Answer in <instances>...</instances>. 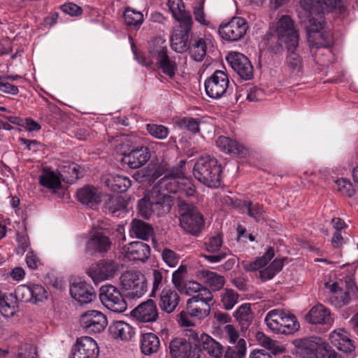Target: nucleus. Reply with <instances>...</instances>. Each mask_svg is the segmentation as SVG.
Wrapping results in <instances>:
<instances>
[{"instance_id":"obj_1","label":"nucleus","mask_w":358,"mask_h":358,"mask_svg":"<svg viewBox=\"0 0 358 358\" xmlns=\"http://www.w3.org/2000/svg\"><path fill=\"white\" fill-rule=\"evenodd\" d=\"M193 175L208 187H218L221 184L222 168L217 160L209 155L200 157L193 167Z\"/></svg>"},{"instance_id":"obj_2","label":"nucleus","mask_w":358,"mask_h":358,"mask_svg":"<svg viewBox=\"0 0 358 358\" xmlns=\"http://www.w3.org/2000/svg\"><path fill=\"white\" fill-rule=\"evenodd\" d=\"M177 206L180 226L187 233L193 236H198L204 226L202 214L192 203H189L182 199H178Z\"/></svg>"},{"instance_id":"obj_3","label":"nucleus","mask_w":358,"mask_h":358,"mask_svg":"<svg viewBox=\"0 0 358 358\" xmlns=\"http://www.w3.org/2000/svg\"><path fill=\"white\" fill-rule=\"evenodd\" d=\"M264 322L273 332L282 334H292L299 328V324L294 315L287 314L280 309L268 312Z\"/></svg>"},{"instance_id":"obj_4","label":"nucleus","mask_w":358,"mask_h":358,"mask_svg":"<svg viewBox=\"0 0 358 358\" xmlns=\"http://www.w3.org/2000/svg\"><path fill=\"white\" fill-rule=\"evenodd\" d=\"M213 299L211 293L209 299L199 296H192L187 301L186 311H181L178 315V322L181 326L190 327L193 323L189 320L188 316L197 317L202 320L208 317L210 313V302Z\"/></svg>"},{"instance_id":"obj_5","label":"nucleus","mask_w":358,"mask_h":358,"mask_svg":"<svg viewBox=\"0 0 358 358\" xmlns=\"http://www.w3.org/2000/svg\"><path fill=\"white\" fill-rule=\"evenodd\" d=\"M120 280L122 289L129 299H139L147 292V280L140 271H126L122 274Z\"/></svg>"},{"instance_id":"obj_6","label":"nucleus","mask_w":358,"mask_h":358,"mask_svg":"<svg viewBox=\"0 0 358 358\" xmlns=\"http://www.w3.org/2000/svg\"><path fill=\"white\" fill-rule=\"evenodd\" d=\"M99 299L102 304L115 313H123L127 304L120 291L112 285H105L99 289Z\"/></svg>"},{"instance_id":"obj_7","label":"nucleus","mask_w":358,"mask_h":358,"mask_svg":"<svg viewBox=\"0 0 358 358\" xmlns=\"http://www.w3.org/2000/svg\"><path fill=\"white\" fill-rule=\"evenodd\" d=\"M248 29L246 20L234 17L227 22H222L218 28L220 37L228 42H236L244 37Z\"/></svg>"},{"instance_id":"obj_8","label":"nucleus","mask_w":358,"mask_h":358,"mask_svg":"<svg viewBox=\"0 0 358 358\" xmlns=\"http://www.w3.org/2000/svg\"><path fill=\"white\" fill-rule=\"evenodd\" d=\"M178 24L173 31L171 45L175 52L184 53L187 51L189 45V34L192 31L193 20L182 19V22Z\"/></svg>"},{"instance_id":"obj_9","label":"nucleus","mask_w":358,"mask_h":358,"mask_svg":"<svg viewBox=\"0 0 358 358\" xmlns=\"http://www.w3.org/2000/svg\"><path fill=\"white\" fill-rule=\"evenodd\" d=\"M119 270V264L112 259H101L92 264L87 271L94 283L112 279Z\"/></svg>"},{"instance_id":"obj_10","label":"nucleus","mask_w":358,"mask_h":358,"mask_svg":"<svg viewBox=\"0 0 358 358\" xmlns=\"http://www.w3.org/2000/svg\"><path fill=\"white\" fill-rule=\"evenodd\" d=\"M189 339L196 342L197 348L205 351L212 358H222L224 351L223 345L210 336L203 333L200 336L193 330L189 331Z\"/></svg>"},{"instance_id":"obj_11","label":"nucleus","mask_w":358,"mask_h":358,"mask_svg":"<svg viewBox=\"0 0 358 358\" xmlns=\"http://www.w3.org/2000/svg\"><path fill=\"white\" fill-rule=\"evenodd\" d=\"M229 83L227 74L223 71L217 70L205 81L206 94L210 98L219 99L227 92Z\"/></svg>"},{"instance_id":"obj_12","label":"nucleus","mask_w":358,"mask_h":358,"mask_svg":"<svg viewBox=\"0 0 358 358\" xmlns=\"http://www.w3.org/2000/svg\"><path fill=\"white\" fill-rule=\"evenodd\" d=\"M171 358H200L201 349L197 348L196 342L192 344L185 338H174L169 343Z\"/></svg>"},{"instance_id":"obj_13","label":"nucleus","mask_w":358,"mask_h":358,"mask_svg":"<svg viewBox=\"0 0 358 358\" xmlns=\"http://www.w3.org/2000/svg\"><path fill=\"white\" fill-rule=\"evenodd\" d=\"M278 41L285 43L287 48L298 47L299 33L296 30L294 22L288 15L280 17L277 25Z\"/></svg>"},{"instance_id":"obj_14","label":"nucleus","mask_w":358,"mask_h":358,"mask_svg":"<svg viewBox=\"0 0 358 358\" xmlns=\"http://www.w3.org/2000/svg\"><path fill=\"white\" fill-rule=\"evenodd\" d=\"M80 326L90 334L100 333L107 326L108 321L105 315L101 312L91 310H87L80 317Z\"/></svg>"},{"instance_id":"obj_15","label":"nucleus","mask_w":358,"mask_h":358,"mask_svg":"<svg viewBox=\"0 0 358 358\" xmlns=\"http://www.w3.org/2000/svg\"><path fill=\"white\" fill-rule=\"evenodd\" d=\"M112 242L109 237L100 229L93 227L91 231L90 238L85 245V252L94 255L95 253H104L110 250Z\"/></svg>"},{"instance_id":"obj_16","label":"nucleus","mask_w":358,"mask_h":358,"mask_svg":"<svg viewBox=\"0 0 358 358\" xmlns=\"http://www.w3.org/2000/svg\"><path fill=\"white\" fill-rule=\"evenodd\" d=\"M226 59L232 69L243 80H248L253 77V66L249 59L244 55L231 52L227 56Z\"/></svg>"},{"instance_id":"obj_17","label":"nucleus","mask_w":358,"mask_h":358,"mask_svg":"<svg viewBox=\"0 0 358 358\" xmlns=\"http://www.w3.org/2000/svg\"><path fill=\"white\" fill-rule=\"evenodd\" d=\"M99 349L96 342L90 336L77 338L70 358H97Z\"/></svg>"},{"instance_id":"obj_18","label":"nucleus","mask_w":358,"mask_h":358,"mask_svg":"<svg viewBox=\"0 0 358 358\" xmlns=\"http://www.w3.org/2000/svg\"><path fill=\"white\" fill-rule=\"evenodd\" d=\"M150 158L149 148L145 146H138L130 151L124 152L121 161L130 169H136L143 166Z\"/></svg>"},{"instance_id":"obj_19","label":"nucleus","mask_w":358,"mask_h":358,"mask_svg":"<svg viewBox=\"0 0 358 358\" xmlns=\"http://www.w3.org/2000/svg\"><path fill=\"white\" fill-rule=\"evenodd\" d=\"M131 315L139 322H154L159 317V311L155 301L149 299L136 307Z\"/></svg>"},{"instance_id":"obj_20","label":"nucleus","mask_w":358,"mask_h":358,"mask_svg":"<svg viewBox=\"0 0 358 358\" xmlns=\"http://www.w3.org/2000/svg\"><path fill=\"white\" fill-rule=\"evenodd\" d=\"M72 298L80 304L91 303L96 298L94 288L86 282L75 280L70 286Z\"/></svg>"},{"instance_id":"obj_21","label":"nucleus","mask_w":358,"mask_h":358,"mask_svg":"<svg viewBox=\"0 0 358 358\" xmlns=\"http://www.w3.org/2000/svg\"><path fill=\"white\" fill-rule=\"evenodd\" d=\"M150 192L155 215L162 216L169 213L173 206L172 196L166 192H160L157 187H153Z\"/></svg>"},{"instance_id":"obj_22","label":"nucleus","mask_w":358,"mask_h":358,"mask_svg":"<svg viewBox=\"0 0 358 358\" xmlns=\"http://www.w3.org/2000/svg\"><path fill=\"white\" fill-rule=\"evenodd\" d=\"M342 0H301L300 6L303 10L311 13H329L336 8Z\"/></svg>"},{"instance_id":"obj_23","label":"nucleus","mask_w":358,"mask_h":358,"mask_svg":"<svg viewBox=\"0 0 358 358\" xmlns=\"http://www.w3.org/2000/svg\"><path fill=\"white\" fill-rule=\"evenodd\" d=\"M78 201L82 204L94 208L101 203L99 190L93 185H87L78 189L76 192Z\"/></svg>"},{"instance_id":"obj_24","label":"nucleus","mask_w":358,"mask_h":358,"mask_svg":"<svg viewBox=\"0 0 358 358\" xmlns=\"http://www.w3.org/2000/svg\"><path fill=\"white\" fill-rule=\"evenodd\" d=\"M222 245V236L217 234L215 236H212L204 243L206 250L213 253L212 255H203V257L210 262L217 263L225 259L227 253L225 252H220L217 254H214L218 252Z\"/></svg>"},{"instance_id":"obj_25","label":"nucleus","mask_w":358,"mask_h":358,"mask_svg":"<svg viewBox=\"0 0 358 358\" xmlns=\"http://www.w3.org/2000/svg\"><path fill=\"white\" fill-rule=\"evenodd\" d=\"M180 300V297L175 289L164 287L159 294V306L162 311L170 314L175 311Z\"/></svg>"},{"instance_id":"obj_26","label":"nucleus","mask_w":358,"mask_h":358,"mask_svg":"<svg viewBox=\"0 0 358 358\" xmlns=\"http://www.w3.org/2000/svg\"><path fill=\"white\" fill-rule=\"evenodd\" d=\"M306 320L313 324H328L333 322L330 311L322 304L313 306L306 315Z\"/></svg>"},{"instance_id":"obj_27","label":"nucleus","mask_w":358,"mask_h":358,"mask_svg":"<svg viewBox=\"0 0 358 358\" xmlns=\"http://www.w3.org/2000/svg\"><path fill=\"white\" fill-rule=\"evenodd\" d=\"M216 145L223 152L234 154L238 157H245L248 153L247 148L243 145L226 136L218 137Z\"/></svg>"},{"instance_id":"obj_28","label":"nucleus","mask_w":358,"mask_h":358,"mask_svg":"<svg viewBox=\"0 0 358 358\" xmlns=\"http://www.w3.org/2000/svg\"><path fill=\"white\" fill-rule=\"evenodd\" d=\"M150 255V246L141 241L130 243L127 249V257L132 261L145 262L149 258Z\"/></svg>"},{"instance_id":"obj_29","label":"nucleus","mask_w":358,"mask_h":358,"mask_svg":"<svg viewBox=\"0 0 358 358\" xmlns=\"http://www.w3.org/2000/svg\"><path fill=\"white\" fill-rule=\"evenodd\" d=\"M190 57L196 62H201L206 55L207 45L204 38L192 36L187 50Z\"/></svg>"},{"instance_id":"obj_30","label":"nucleus","mask_w":358,"mask_h":358,"mask_svg":"<svg viewBox=\"0 0 358 358\" xmlns=\"http://www.w3.org/2000/svg\"><path fill=\"white\" fill-rule=\"evenodd\" d=\"M110 336L114 338L129 341L135 334L134 329L123 321H116L108 328Z\"/></svg>"},{"instance_id":"obj_31","label":"nucleus","mask_w":358,"mask_h":358,"mask_svg":"<svg viewBox=\"0 0 358 358\" xmlns=\"http://www.w3.org/2000/svg\"><path fill=\"white\" fill-rule=\"evenodd\" d=\"M296 353L301 358H322V353H317V344L308 339L296 340L294 342Z\"/></svg>"},{"instance_id":"obj_32","label":"nucleus","mask_w":358,"mask_h":358,"mask_svg":"<svg viewBox=\"0 0 358 358\" xmlns=\"http://www.w3.org/2000/svg\"><path fill=\"white\" fill-rule=\"evenodd\" d=\"M103 182L111 191L118 193L125 192L131 185L129 178L121 175H108Z\"/></svg>"},{"instance_id":"obj_33","label":"nucleus","mask_w":358,"mask_h":358,"mask_svg":"<svg viewBox=\"0 0 358 358\" xmlns=\"http://www.w3.org/2000/svg\"><path fill=\"white\" fill-rule=\"evenodd\" d=\"M287 48V55L286 57L285 65L290 74L294 76L299 75L303 69L302 57L296 52L297 47Z\"/></svg>"},{"instance_id":"obj_34","label":"nucleus","mask_w":358,"mask_h":358,"mask_svg":"<svg viewBox=\"0 0 358 358\" xmlns=\"http://www.w3.org/2000/svg\"><path fill=\"white\" fill-rule=\"evenodd\" d=\"M154 234L152 227L141 220L134 219L131 223L130 234L139 239L148 240Z\"/></svg>"},{"instance_id":"obj_35","label":"nucleus","mask_w":358,"mask_h":358,"mask_svg":"<svg viewBox=\"0 0 358 358\" xmlns=\"http://www.w3.org/2000/svg\"><path fill=\"white\" fill-rule=\"evenodd\" d=\"M234 317L239 323L243 331L248 329L254 318L253 313L251 310L250 304H242L234 313Z\"/></svg>"},{"instance_id":"obj_36","label":"nucleus","mask_w":358,"mask_h":358,"mask_svg":"<svg viewBox=\"0 0 358 358\" xmlns=\"http://www.w3.org/2000/svg\"><path fill=\"white\" fill-rule=\"evenodd\" d=\"M160 341L157 336L153 333H147L142 335L141 340V352L145 355H150L158 351Z\"/></svg>"},{"instance_id":"obj_37","label":"nucleus","mask_w":358,"mask_h":358,"mask_svg":"<svg viewBox=\"0 0 358 358\" xmlns=\"http://www.w3.org/2000/svg\"><path fill=\"white\" fill-rule=\"evenodd\" d=\"M274 255V249L272 247H268L262 257H257L252 262H243V267L246 271H255L265 266Z\"/></svg>"},{"instance_id":"obj_38","label":"nucleus","mask_w":358,"mask_h":358,"mask_svg":"<svg viewBox=\"0 0 358 358\" xmlns=\"http://www.w3.org/2000/svg\"><path fill=\"white\" fill-rule=\"evenodd\" d=\"M167 6L178 22H182V19L185 18L192 20L191 14L184 9L185 6L182 0H168Z\"/></svg>"},{"instance_id":"obj_39","label":"nucleus","mask_w":358,"mask_h":358,"mask_svg":"<svg viewBox=\"0 0 358 358\" xmlns=\"http://www.w3.org/2000/svg\"><path fill=\"white\" fill-rule=\"evenodd\" d=\"M306 13H308V24L306 26V29L308 34L309 36H311L312 34H319L320 36L323 35L322 33H320V31L323 28V22L324 20L322 19V14H324L325 13H311L308 10H305Z\"/></svg>"},{"instance_id":"obj_40","label":"nucleus","mask_w":358,"mask_h":358,"mask_svg":"<svg viewBox=\"0 0 358 358\" xmlns=\"http://www.w3.org/2000/svg\"><path fill=\"white\" fill-rule=\"evenodd\" d=\"M236 207L245 208L248 215L254 218L257 222H260L262 220L264 211L262 206L258 203L254 204L250 201H238Z\"/></svg>"},{"instance_id":"obj_41","label":"nucleus","mask_w":358,"mask_h":358,"mask_svg":"<svg viewBox=\"0 0 358 358\" xmlns=\"http://www.w3.org/2000/svg\"><path fill=\"white\" fill-rule=\"evenodd\" d=\"M39 183L46 188L55 189L60 187L61 178L54 171L44 170L39 177Z\"/></svg>"},{"instance_id":"obj_42","label":"nucleus","mask_w":358,"mask_h":358,"mask_svg":"<svg viewBox=\"0 0 358 358\" xmlns=\"http://www.w3.org/2000/svg\"><path fill=\"white\" fill-rule=\"evenodd\" d=\"M157 62L164 73L170 78L174 77L178 70V64L173 58L169 57L166 53L157 59Z\"/></svg>"},{"instance_id":"obj_43","label":"nucleus","mask_w":358,"mask_h":358,"mask_svg":"<svg viewBox=\"0 0 358 358\" xmlns=\"http://www.w3.org/2000/svg\"><path fill=\"white\" fill-rule=\"evenodd\" d=\"M80 166L72 163L62 166L59 173L60 178L67 182H73L79 178Z\"/></svg>"},{"instance_id":"obj_44","label":"nucleus","mask_w":358,"mask_h":358,"mask_svg":"<svg viewBox=\"0 0 358 358\" xmlns=\"http://www.w3.org/2000/svg\"><path fill=\"white\" fill-rule=\"evenodd\" d=\"M148 51L156 60L167 53V46L165 40L160 37L155 38L149 44Z\"/></svg>"},{"instance_id":"obj_45","label":"nucleus","mask_w":358,"mask_h":358,"mask_svg":"<svg viewBox=\"0 0 358 358\" xmlns=\"http://www.w3.org/2000/svg\"><path fill=\"white\" fill-rule=\"evenodd\" d=\"M179 185L180 180L164 176L153 187L159 188L160 192L176 193L178 192Z\"/></svg>"},{"instance_id":"obj_46","label":"nucleus","mask_w":358,"mask_h":358,"mask_svg":"<svg viewBox=\"0 0 358 358\" xmlns=\"http://www.w3.org/2000/svg\"><path fill=\"white\" fill-rule=\"evenodd\" d=\"M184 288H185L188 295L196 294L192 296L203 297L204 299H209L210 297L211 292L197 282L190 281L184 285Z\"/></svg>"},{"instance_id":"obj_47","label":"nucleus","mask_w":358,"mask_h":358,"mask_svg":"<svg viewBox=\"0 0 358 358\" xmlns=\"http://www.w3.org/2000/svg\"><path fill=\"white\" fill-rule=\"evenodd\" d=\"M151 202V192L140 199L138 203V213L144 219H149L152 215H155V210Z\"/></svg>"},{"instance_id":"obj_48","label":"nucleus","mask_w":358,"mask_h":358,"mask_svg":"<svg viewBox=\"0 0 358 358\" xmlns=\"http://www.w3.org/2000/svg\"><path fill=\"white\" fill-rule=\"evenodd\" d=\"M257 338L261 345L273 355L283 353L285 350L283 346L278 345L277 341L272 340L263 333H258Z\"/></svg>"},{"instance_id":"obj_49","label":"nucleus","mask_w":358,"mask_h":358,"mask_svg":"<svg viewBox=\"0 0 358 358\" xmlns=\"http://www.w3.org/2000/svg\"><path fill=\"white\" fill-rule=\"evenodd\" d=\"M124 18L128 26H134L136 28H138L143 22V15L141 12L129 8L124 10Z\"/></svg>"},{"instance_id":"obj_50","label":"nucleus","mask_w":358,"mask_h":358,"mask_svg":"<svg viewBox=\"0 0 358 358\" xmlns=\"http://www.w3.org/2000/svg\"><path fill=\"white\" fill-rule=\"evenodd\" d=\"M202 275L206 279V282L214 290L221 289L224 285V278L223 276L210 271H203Z\"/></svg>"},{"instance_id":"obj_51","label":"nucleus","mask_w":358,"mask_h":358,"mask_svg":"<svg viewBox=\"0 0 358 358\" xmlns=\"http://www.w3.org/2000/svg\"><path fill=\"white\" fill-rule=\"evenodd\" d=\"M124 208L125 203L121 196H108L107 201L104 203L106 211L113 215Z\"/></svg>"},{"instance_id":"obj_52","label":"nucleus","mask_w":358,"mask_h":358,"mask_svg":"<svg viewBox=\"0 0 358 358\" xmlns=\"http://www.w3.org/2000/svg\"><path fill=\"white\" fill-rule=\"evenodd\" d=\"M10 297L15 301L22 302H29L33 300V295L31 292V285H20L15 290L14 296L10 295Z\"/></svg>"},{"instance_id":"obj_53","label":"nucleus","mask_w":358,"mask_h":358,"mask_svg":"<svg viewBox=\"0 0 358 358\" xmlns=\"http://www.w3.org/2000/svg\"><path fill=\"white\" fill-rule=\"evenodd\" d=\"M167 271L154 269L152 271V289L150 296L155 297L156 292L166 282Z\"/></svg>"},{"instance_id":"obj_54","label":"nucleus","mask_w":358,"mask_h":358,"mask_svg":"<svg viewBox=\"0 0 358 358\" xmlns=\"http://www.w3.org/2000/svg\"><path fill=\"white\" fill-rule=\"evenodd\" d=\"M246 352V342L243 338L238 341L235 349L228 347L224 355V358H242Z\"/></svg>"},{"instance_id":"obj_55","label":"nucleus","mask_w":358,"mask_h":358,"mask_svg":"<svg viewBox=\"0 0 358 358\" xmlns=\"http://www.w3.org/2000/svg\"><path fill=\"white\" fill-rule=\"evenodd\" d=\"M16 301L11 300L9 297H1L0 303V313L5 317H9L13 316L16 311Z\"/></svg>"},{"instance_id":"obj_56","label":"nucleus","mask_w":358,"mask_h":358,"mask_svg":"<svg viewBox=\"0 0 358 358\" xmlns=\"http://www.w3.org/2000/svg\"><path fill=\"white\" fill-rule=\"evenodd\" d=\"M177 124L180 128L187 129L193 134H196L200 131V122L196 118L190 117H182L177 122Z\"/></svg>"},{"instance_id":"obj_57","label":"nucleus","mask_w":358,"mask_h":358,"mask_svg":"<svg viewBox=\"0 0 358 358\" xmlns=\"http://www.w3.org/2000/svg\"><path fill=\"white\" fill-rule=\"evenodd\" d=\"M336 184L337 185V191L341 192L342 195L348 197H352L355 195L356 190L349 180L339 178L336 181Z\"/></svg>"},{"instance_id":"obj_58","label":"nucleus","mask_w":358,"mask_h":358,"mask_svg":"<svg viewBox=\"0 0 358 358\" xmlns=\"http://www.w3.org/2000/svg\"><path fill=\"white\" fill-rule=\"evenodd\" d=\"M187 273V267L185 265H180L178 268L173 273L172 282L174 287L180 292L184 289V278Z\"/></svg>"},{"instance_id":"obj_59","label":"nucleus","mask_w":358,"mask_h":358,"mask_svg":"<svg viewBox=\"0 0 358 358\" xmlns=\"http://www.w3.org/2000/svg\"><path fill=\"white\" fill-rule=\"evenodd\" d=\"M178 192L180 194V196L178 199H181V196L183 195L187 197L193 196L196 192V187L192 180L186 177L182 178L180 181Z\"/></svg>"},{"instance_id":"obj_60","label":"nucleus","mask_w":358,"mask_h":358,"mask_svg":"<svg viewBox=\"0 0 358 358\" xmlns=\"http://www.w3.org/2000/svg\"><path fill=\"white\" fill-rule=\"evenodd\" d=\"M350 297L348 291L343 292L340 290L338 294L331 295L329 298V301L331 304L336 307H342L349 303Z\"/></svg>"},{"instance_id":"obj_61","label":"nucleus","mask_w":358,"mask_h":358,"mask_svg":"<svg viewBox=\"0 0 358 358\" xmlns=\"http://www.w3.org/2000/svg\"><path fill=\"white\" fill-rule=\"evenodd\" d=\"M146 128L150 135L159 139H164L169 134V129L163 125L148 124Z\"/></svg>"},{"instance_id":"obj_62","label":"nucleus","mask_w":358,"mask_h":358,"mask_svg":"<svg viewBox=\"0 0 358 358\" xmlns=\"http://www.w3.org/2000/svg\"><path fill=\"white\" fill-rule=\"evenodd\" d=\"M238 294L231 289H227L222 295V303L225 310H231L237 303Z\"/></svg>"},{"instance_id":"obj_63","label":"nucleus","mask_w":358,"mask_h":358,"mask_svg":"<svg viewBox=\"0 0 358 358\" xmlns=\"http://www.w3.org/2000/svg\"><path fill=\"white\" fill-rule=\"evenodd\" d=\"M163 261L170 267H175L180 259V256L175 251L165 248L162 252Z\"/></svg>"},{"instance_id":"obj_64","label":"nucleus","mask_w":358,"mask_h":358,"mask_svg":"<svg viewBox=\"0 0 358 358\" xmlns=\"http://www.w3.org/2000/svg\"><path fill=\"white\" fill-rule=\"evenodd\" d=\"M17 358H37L36 346L31 344H24L20 347Z\"/></svg>"}]
</instances>
